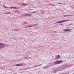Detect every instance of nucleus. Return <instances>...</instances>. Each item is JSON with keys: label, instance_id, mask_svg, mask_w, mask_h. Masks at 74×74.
Returning a JSON list of instances; mask_svg holds the SVG:
<instances>
[{"label": "nucleus", "instance_id": "nucleus-1", "mask_svg": "<svg viewBox=\"0 0 74 74\" xmlns=\"http://www.w3.org/2000/svg\"><path fill=\"white\" fill-rule=\"evenodd\" d=\"M63 61H57L55 62V63L53 62H52L51 63L48 64L47 66L46 67H44V69H46V68H48L49 67H51L53 65H55V64H60V63H62Z\"/></svg>", "mask_w": 74, "mask_h": 74}, {"label": "nucleus", "instance_id": "nucleus-2", "mask_svg": "<svg viewBox=\"0 0 74 74\" xmlns=\"http://www.w3.org/2000/svg\"><path fill=\"white\" fill-rule=\"evenodd\" d=\"M5 44H4L3 43L0 42V49H1V48H3L5 47Z\"/></svg>", "mask_w": 74, "mask_h": 74}, {"label": "nucleus", "instance_id": "nucleus-3", "mask_svg": "<svg viewBox=\"0 0 74 74\" xmlns=\"http://www.w3.org/2000/svg\"><path fill=\"white\" fill-rule=\"evenodd\" d=\"M69 20H64L57 21L56 22V23H62V22H66V21H69Z\"/></svg>", "mask_w": 74, "mask_h": 74}, {"label": "nucleus", "instance_id": "nucleus-4", "mask_svg": "<svg viewBox=\"0 0 74 74\" xmlns=\"http://www.w3.org/2000/svg\"><path fill=\"white\" fill-rule=\"evenodd\" d=\"M68 67V66L66 65H65L62 69H59V70H58V71H60L61 70H63L64 69H65V68H67Z\"/></svg>", "mask_w": 74, "mask_h": 74}, {"label": "nucleus", "instance_id": "nucleus-5", "mask_svg": "<svg viewBox=\"0 0 74 74\" xmlns=\"http://www.w3.org/2000/svg\"><path fill=\"white\" fill-rule=\"evenodd\" d=\"M60 58V55H58L56 56V59H59Z\"/></svg>", "mask_w": 74, "mask_h": 74}, {"label": "nucleus", "instance_id": "nucleus-6", "mask_svg": "<svg viewBox=\"0 0 74 74\" xmlns=\"http://www.w3.org/2000/svg\"><path fill=\"white\" fill-rule=\"evenodd\" d=\"M26 16H32V14H27Z\"/></svg>", "mask_w": 74, "mask_h": 74}, {"label": "nucleus", "instance_id": "nucleus-7", "mask_svg": "<svg viewBox=\"0 0 74 74\" xmlns=\"http://www.w3.org/2000/svg\"><path fill=\"white\" fill-rule=\"evenodd\" d=\"M33 27V25H29L28 26H26L25 27Z\"/></svg>", "mask_w": 74, "mask_h": 74}, {"label": "nucleus", "instance_id": "nucleus-8", "mask_svg": "<svg viewBox=\"0 0 74 74\" xmlns=\"http://www.w3.org/2000/svg\"><path fill=\"white\" fill-rule=\"evenodd\" d=\"M10 8H14V9H18V8L16 7H10Z\"/></svg>", "mask_w": 74, "mask_h": 74}, {"label": "nucleus", "instance_id": "nucleus-9", "mask_svg": "<svg viewBox=\"0 0 74 74\" xmlns=\"http://www.w3.org/2000/svg\"><path fill=\"white\" fill-rule=\"evenodd\" d=\"M16 66H22V64H18L16 65Z\"/></svg>", "mask_w": 74, "mask_h": 74}, {"label": "nucleus", "instance_id": "nucleus-10", "mask_svg": "<svg viewBox=\"0 0 74 74\" xmlns=\"http://www.w3.org/2000/svg\"><path fill=\"white\" fill-rule=\"evenodd\" d=\"M52 72L53 73H56V70H54Z\"/></svg>", "mask_w": 74, "mask_h": 74}, {"label": "nucleus", "instance_id": "nucleus-11", "mask_svg": "<svg viewBox=\"0 0 74 74\" xmlns=\"http://www.w3.org/2000/svg\"><path fill=\"white\" fill-rule=\"evenodd\" d=\"M10 14V12H8L7 13H4V14H5V15H7V14Z\"/></svg>", "mask_w": 74, "mask_h": 74}, {"label": "nucleus", "instance_id": "nucleus-12", "mask_svg": "<svg viewBox=\"0 0 74 74\" xmlns=\"http://www.w3.org/2000/svg\"><path fill=\"white\" fill-rule=\"evenodd\" d=\"M35 13H36V11L32 12L31 14H35Z\"/></svg>", "mask_w": 74, "mask_h": 74}, {"label": "nucleus", "instance_id": "nucleus-13", "mask_svg": "<svg viewBox=\"0 0 74 74\" xmlns=\"http://www.w3.org/2000/svg\"><path fill=\"white\" fill-rule=\"evenodd\" d=\"M4 7L5 8H10L8 7H6L5 6H4Z\"/></svg>", "mask_w": 74, "mask_h": 74}, {"label": "nucleus", "instance_id": "nucleus-14", "mask_svg": "<svg viewBox=\"0 0 74 74\" xmlns=\"http://www.w3.org/2000/svg\"><path fill=\"white\" fill-rule=\"evenodd\" d=\"M69 29H66L64 31L65 32H67L68 31H69Z\"/></svg>", "mask_w": 74, "mask_h": 74}, {"label": "nucleus", "instance_id": "nucleus-15", "mask_svg": "<svg viewBox=\"0 0 74 74\" xmlns=\"http://www.w3.org/2000/svg\"><path fill=\"white\" fill-rule=\"evenodd\" d=\"M63 16L64 17H66V16H67V15H64Z\"/></svg>", "mask_w": 74, "mask_h": 74}, {"label": "nucleus", "instance_id": "nucleus-16", "mask_svg": "<svg viewBox=\"0 0 74 74\" xmlns=\"http://www.w3.org/2000/svg\"><path fill=\"white\" fill-rule=\"evenodd\" d=\"M33 26H37V24H34L32 25Z\"/></svg>", "mask_w": 74, "mask_h": 74}, {"label": "nucleus", "instance_id": "nucleus-17", "mask_svg": "<svg viewBox=\"0 0 74 74\" xmlns=\"http://www.w3.org/2000/svg\"><path fill=\"white\" fill-rule=\"evenodd\" d=\"M23 5H24V6H26V4H23Z\"/></svg>", "mask_w": 74, "mask_h": 74}, {"label": "nucleus", "instance_id": "nucleus-18", "mask_svg": "<svg viewBox=\"0 0 74 74\" xmlns=\"http://www.w3.org/2000/svg\"><path fill=\"white\" fill-rule=\"evenodd\" d=\"M51 5V6H55V5H52V4Z\"/></svg>", "mask_w": 74, "mask_h": 74}, {"label": "nucleus", "instance_id": "nucleus-19", "mask_svg": "<svg viewBox=\"0 0 74 74\" xmlns=\"http://www.w3.org/2000/svg\"><path fill=\"white\" fill-rule=\"evenodd\" d=\"M73 30V29H69V31H70V30Z\"/></svg>", "mask_w": 74, "mask_h": 74}, {"label": "nucleus", "instance_id": "nucleus-20", "mask_svg": "<svg viewBox=\"0 0 74 74\" xmlns=\"http://www.w3.org/2000/svg\"><path fill=\"white\" fill-rule=\"evenodd\" d=\"M67 16H71L70 15L69 16V15H67Z\"/></svg>", "mask_w": 74, "mask_h": 74}, {"label": "nucleus", "instance_id": "nucleus-21", "mask_svg": "<svg viewBox=\"0 0 74 74\" xmlns=\"http://www.w3.org/2000/svg\"><path fill=\"white\" fill-rule=\"evenodd\" d=\"M41 65H42V64H41L40 65V66H41Z\"/></svg>", "mask_w": 74, "mask_h": 74}, {"label": "nucleus", "instance_id": "nucleus-22", "mask_svg": "<svg viewBox=\"0 0 74 74\" xmlns=\"http://www.w3.org/2000/svg\"><path fill=\"white\" fill-rule=\"evenodd\" d=\"M58 68V69H59V68Z\"/></svg>", "mask_w": 74, "mask_h": 74}]
</instances>
